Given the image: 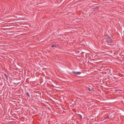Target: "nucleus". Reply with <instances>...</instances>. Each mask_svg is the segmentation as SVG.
<instances>
[{
	"instance_id": "1",
	"label": "nucleus",
	"mask_w": 124,
	"mask_h": 124,
	"mask_svg": "<svg viewBox=\"0 0 124 124\" xmlns=\"http://www.w3.org/2000/svg\"><path fill=\"white\" fill-rule=\"evenodd\" d=\"M73 72L75 74H80L81 73V72H75L74 71H73Z\"/></svg>"
},
{
	"instance_id": "2",
	"label": "nucleus",
	"mask_w": 124,
	"mask_h": 124,
	"mask_svg": "<svg viewBox=\"0 0 124 124\" xmlns=\"http://www.w3.org/2000/svg\"><path fill=\"white\" fill-rule=\"evenodd\" d=\"M108 42H112V39L110 38H109L108 39Z\"/></svg>"
},
{
	"instance_id": "3",
	"label": "nucleus",
	"mask_w": 124,
	"mask_h": 124,
	"mask_svg": "<svg viewBox=\"0 0 124 124\" xmlns=\"http://www.w3.org/2000/svg\"><path fill=\"white\" fill-rule=\"evenodd\" d=\"M56 46V45L55 44V45H52V47H55V46Z\"/></svg>"
},
{
	"instance_id": "4",
	"label": "nucleus",
	"mask_w": 124,
	"mask_h": 124,
	"mask_svg": "<svg viewBox=\"0 0 124 124\" xmlns=\"http://www.w3.org/2000/svg\"><path fill=\"white\" fill-rule=\"evenodd\" d=\"M26 94L28 96H29V94L28 92H27Z\"/></svg>"
},
{
	"instance_id": "5",
	"label": "nucleus",
	"mask_w": 124,
	"mask_h": 124,
	"mask_svg": "<svg viewBox=\"0 0 124 124\" xmlns=\"http://www.w3.org/2000/svg\"><path fill=\"white\" fill-rule=\"evenodd\" d=\"M98 6H96V7L95 8V9H96L97 8H98Z\"/></svg>"
},
{
	"instance_id": "6",
	"label": "nucleus",
	"mask_w": 124,
	"mask_h": 124,
	"mask_svg": "<svg viewBox=\"0 0 124 124\" xmlns=\"http://www.w3.org/2000/svg\"><path fill=\"white\" fill-rule=\"evenodd\" d=\"M4 75H5V76H6V78H7V76L6 75V74H5Z\"/></svg>"
},
{
	"instance_id": "7",
	"label": "nucleus",
	"mask_w": 124,
	"mask_h": 124,
	"mask_svg": "<svg viewBox=\"0 0 124 124\" xmlns=\"http://www.w3.org/2000/svg\"><path fill=\"white\" fill-rule=\"evenodd\" d=\"M89 90L90 91H91V90H90V89H89Z\"/></svg>"
}]
</instances>
